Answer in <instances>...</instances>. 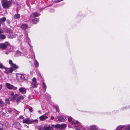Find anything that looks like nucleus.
<instances>
[{"label": "nucleus", "mask_w": 130, "mask_h": 130, "mask_svg": "<svg viewBox=\"0 0 130 130\" xmlns=\"http://www.w3.org/2000/svg\"><path fill=\"white\" fill-rule=\"evenodd\" d=\"M13 1L10 0L8 1L7 0H2L1 3L3 8L7 9L10 7L11 6Z\"/></svg>", "instance_id": "obj_1"}, {"label": "nucleus", "mask_w": 130, "mask_h": 130, "mask_svg": "<svg viewBox=\"0 0 130 130\" xmlns=\"http://www.w3.org/2000/svg\"><path fill=\"white\" fill-rule=\"evenodd\" d=\"M10 46V44L8 42H6L4 43H0V48L2 50H5Z\"/></svg>", "instance_id": "obj_2"}, {"label": "nucleus", "mask_w": 130, "mask_h": 130, "mask_svg": "<svg viewBox=\"0 0 130 130\" xmlns=\"http://www.w3.org/2000/svg\"><path fill=\"white\" fill-rule=\"evenodd\" d=\"M6 86L8 89H13L16 90L17 89V87H15L12 85L8 83H6Z\"/></svg>", "instance_id": "obj_3"}, {"label": "nucleus", "mask_w": 130, "mask_h": 130, "mask_svg": "<svg viewBox=\"0 0 130 130\" xmlns=\"http://www.w3.org/2000/svg\"><path fill=\"white\" fill-rule=\"evenodd\" d=\"M17 78L18 80L20 82H23L25 79L24 75L20 74H18V75L17 76Z\"/></svg>", "instance_id": "obj_4"}, {"label": "nucleus", "mask_w": 130, "mask_h": 130, "mask_svg": "<svg viewBox=\"0 0 130 130\" xmlns=\"http://www.w3.org/2000/svg\"><path fill=\"white\" fill-rule=\"evenodd\" d=\"M9 64L11 66V67H14V70L18 68V66L16 65L15 64H14L13 63L12 60H9Z\"/></svg>", "instance_id": "obj_5"}, {"label": "nucleus", "mask_w": 130, "mask_h": 130, "mask_svg": "<svg viewBox=\"0 0 130 130\" xmlns=\"http://www.w3.org/2000/svg\"><path fill=\"white\" fill-rule=\"evenodd\" d=\"M23 123L29 124H31L32 123V121L30 120L29 118H27L23 120Z\"/></svg>", "instance_id": "obj_6"}, {"label": "nucleus", "mask_w": 130, "mask_h": 130, "mask_svg": "<svg viewBox=\"0 0 130 130\" xmlns=\"http://www.w3.org/2000/svg\"><path fill=\"white\" fill-rule=\"evenodd\" d=\"M6 128V126L4 123L3 122H0V130L5 129Z\"/></svg>", "instance_id": "obj_7"}, {"label": "nucleus", "mask_w": 130, "mask_h": 130, "mask_svg": "<svg viewBox=\"0 0 130 130\" xmlns=\"http://www.w3.org/2000/svg\"><path fill=\"white\" fill-rule=\"evenodd\" d=\"M48 118L47 116H44V115H43L39 117V118L40 120L43 121L47 119Z\"/></svg>", "instance_id": "obj_8"}, {"label": "nucleus", "mask_w": 130, "mask_h": 130, "mask_svg": "<svg viewBox=\"0 0 130 130\" xmlns=\"http://www.w3.org/2000/svg\"><path fill=\"white\" fill-rule=\"evenodd\" d=\"M13 31L11 28H7L5 29V32L9 34L12 33Z\"/></svg>", "instance_id": "obj_9"}, {"label": "nucleus", "mask_w": 130, "mask_h": 130, "mask_svg": "<svg viewBox=\"0 0 130 130\" xmlns=\"http://www.w3.org/2000/svg\"><path fill=\"white\" fill-rule=\"evenodd\" d=\"M24 97L22 95H21L19 96H18V95L17 96V98L16 100V101L17 102H18L21 99H24Z\"/></svg>", "instance_id": "obj_10"}, {"label": "nucleus", "mask_w": 130, "mask_h": 130, "mask_svg": "<svg viewBox=\"0 0 130 130\" xmlns=\"http://www.w3.org/2000/svg\"><path fill=\"white\" fill-rule=\"evenodd\" d=\"M38 14L36 12L33 13L30 15V17H38Z\"/></svg>", "instance_id": "obj_11"}, {"label": "nucleus", "mask_w": 130, "mask_h": 130, "mask_svg": "<svg viewBox=\"0 0 130 130\" xmlns=\"http://www.w3.org/2000/svg\"><path fill=\"white\" fill-rule=\"evenodd\" d=\"M19 91L22 93H24L25 92H26V90L23 87H21L19 89Z\"/></svg>", "instance_id": "obj_12"}, {"label": "nucleus", "mask_w": 130, "mask_h": 130, "mask_svg": "<svg viewBox=\"0 0 130 130\" xmlns=\"http://www.w3.org/2000/svg\"><path fill=\"white\" fill-rule=\"evenodd\" d=\"M27 27V25L26 24H23L21 26V28L23 30H25Z\"/></svg>", "instance_id": "obj_13"}, {"label": "nucleus", "mask_w": 130, "mask_h": 130, "mask_svg": "<svg viewBox=\"0 0 130 130\" xmlns=\"http://www.w3.org/2000/svg\"><path fill=\"white\" fill-rule=\"evenodd\" d=\"M58 119L59 121H60L64 122L65 120L63 118L62 116H59L58 117Z\"/></svg>", "instance_id": "obj_14"}, {"label": "nucleus", "mask_w": 130, "mask_h": 130, "mask_svg": "<svg viewBox=\"0 0 130 130\" xmlns=\"http://www.w3.org/2000/svg\"><path fill=\"white\" fill-rule=\"evenodd\" d=\"M32 21L34 24H36L39 21V20L37 18H35L32 19Z\"/></svg>", "instance_id": "obj_15"}, {"label": "nucleus", "mask_w": 130, "mask_h": 130, "mask_svg": "<svg viewBox=\"0 0 130 130\" xmlns=\"http://www.w3.org/2000/svg\"><path fill=\"white\" fill-rule=\"evenodd\" d=\"M98 128V127L95 125L92 126L90 128L91 130H95Z\"/></svg>", "instance_id": "obj_16"}, {"label": "nucleus", "mask_w": 130, "mask_h": 130, "mask_svg": "<svg viewBox=\"0 0 130 130\" xmlns=\"http://www.w3.org/2000/svg\"><path fill=\"white\" fill-rule=\"evenodd\" d=\"M14 17L15 19L19 18H20V14L19 13L15 14L14 15Z\"/></svg>", "instance_id": "obj_17"}, {"label": "nucleus", "mask_w": 130, "mask_h": 130, "mask_svg": "<svg viewBox=\"0 0 130 130\" xmlns=\"http://www.w3.org/2000/svg\"><path fill=\"white\" fill-rule=\"evenodd\" d=\"M6 20V18L5 17H4L0 19V22L4 23Z\"/></svg>", "instance_id": "obj_18"}, {"label": "nucleus", "mask_w": 130, "mask_h": 130, "mask_svg": "<svg viewBox=\"0 0 130 130\" xmlns=\"http://www.w3.org/2000/svg\"><path fill=\"white\" fill-rule=\"evenodd\" d=\"M31 85L32 87L33 88H36L37 87V83H31Z\"/></svg>", "instance_id": "obj_19"}, {"label": "nucleus", "mask_w": 130, "mask_h": 130, "mask_svg": "<svg viewBox=\"0 0 130 130\" xmlns=\"http://www.w3.org/2000/svg\"><path fill=\"white\" fill-rule=\"evenodd\" d=\"M6 38V36L4 34L0 35V39H4Z\"/></svg>", "instance_id": "obj_20"}, {"label": "nucleus", "mask_w": 130, "mask_h": 130, "mask_svg": "<svg viewBox=\"0 0 130 130\" xmlns=\"http://www.w3.org/2000/svg\"><path fill=\"white\" fill-rule=\"evenodd\" d=\"M18 95L17 94H15V95L12 97L10 98V99L11 100H16V99L17 98V96Z\"/></svg>", "instance_id": "obj_21"}, {"label": "nucleus", "mask_w": 130, "mask_h": 130, "mask_svg": "<svg viewBox=\"0 0 130 130\" xmlns=\"http://www.w3.org/2000/svg\"><path fill=\"white\" fill-rule=\"evenodd\" d=\"M3 69H4L5 70V71L4 72V73L7 74H8L9 73V72L8 71V70L9 69L8 68L4 66Z\"/></svg>", "instance_id": "obj_22"}, {"label": "nucleus", "mask_w": 130, "mask_h": 130, "mask_svg": "<svg viewBox=\"0 0 130 130\" xmlns=\"http://www.w3.org/2000/svg\"><path fill=\"white\" fill-rule=\"evenodd\" d=\"M4 103L2 99H0V106L3 107L4 105Z\"/></svg>", "instance_id": "obj_23"}, {"label": "nucleus", "mask_w": 130, "mask_h": 130, "mask_svg": "<svg viewBox=\"0 0 130 130\" xmlns=\"http://www.w3.org/2000/svg\"><path fill=\"white\" fill-rule=\"evenodd\" d=\"M43 127L44 130H51V127H46L45 126Z\"/></svg>", "instance_id": "obj_24"}, {"label": "nucleus", "mask_w": 130, "mask_h": 130, "mask_svg": "<svg viewBox=\"0 0 130 130\" xmlns=\"http://www.w3.org/2000/svg\"><path fill=\"white\" fill-rule=\"evenodd\" d=\"M13 68H14V67H11L9 68V71H8L9 73H12L13 70Z\"/></svg>", "instance_id": "obj_25"}, {"label": "nucleus", "mask_w": 130, "mask_h": 130, "mask_svg": "<svg viewBox=\"0 0 130 130\" xmlns=\"http://www.w3.org/2000/svg\"><path fill=\"white\" fill-rule=\"evenodd\" d=\"M66 125L65 124H62L61 125V128H62L64 129L66 127Z\"/></svg>", "instance_id": "obj_26"}, {"label": "nucleus", "mask_w": 130, "mask_h": 130, "mask_svg": "<svg viewBox=\"0 0 130 130\" xmlns=\"http://www.w3.org/2000/svg\"><path fill=\"white\" fill-rule=\"evenodd\" d=\"M42 85L43 88V90L44 91L46 89V87L44 82H43L42 83Z\"/></svg>", "instance_id": "obj_27"}, {"label": "nucleus", "mask_w": 130, "mask_h": 130, "mask_svg": "<svg viewBox=\"0 0 130 130\" xmlns=\"http://www.w3.org/2000/svg\"><path fill=\"white\" fill-rule=\"evenodd\" d=\"M54 108L55 109L56 111H57L58 112H59V109L58 107L57 106H55L54 107Z\"/></svg>", "instance_id": "obj_28"}, {"label": "nucleus", "mask_w": 130, "mask_h": 130, "mask_svg": "<svg viewBox=\"0 0 130 130\" xmlns=\"http://www.w3.org/2000/svg\"><path fill=\"white\" fill-rule=\"evenodd\" d=\"M8 38L9 39H12L13 38L14 36L13 35H9L7 36Z\"/></svg>", "instance_id": "obj_29"}, {"label": "nucleus", "mask_w": 130, "mask_h": 130, "mask_svg": "<svg viewBox=\"0 0 130 130\" xmlns=\"http://www.w3.org/2000/svg\"><path fill=\"white\" fill-rule=\"evenodd\" d=\"M5 103L6 104H9L10 103L9 100L8 99H7L5 100Z\"/></svg>", "instance_id": "obj_30"}, {"label": "nucleus", "mask_w": 130, "mask_h": 130, "mask_svg": "<svg viewBox=\"0 0 130 130\" xmlns=\"http://www.w3.org/2000/svg\"><path fill=\"white\" fill-rule=\"evenodd\" d=\"M16 126L15 128H19V127L18 126H20V123H19L18 122L16 123ZM20 127V126H19V127Z\"/></svg>", "instance_id": "obj_31"}, {"label": "nucleus", "mask_w": 130, "mask_h": 130, "mask_svg": "<svg viewBox=\"0 0 130 130\" xmlns=\"http://www.w3.org/2000/svg\"><path fill=\"white\" fill-rule=\"evenodd\" d=\"M36 78L34 77L32 79V81L33 82L32 83H37V82L36 81Z\"/></svg>", "instance_id": "obj_32"}, {"label": "nucleus", "mask_w": 130, "mask_h": 130, "mask_svg": "<svg viewBox=\"0 0 130 130\" xmlns=\"http://www.w3.org/2000/svg\"><path fill=\"white\" fill-rule=\"evenodd\" d=\"M122 129V127L121 126H119L117 127L116 129V130H121Z\"/></svg>", "instance_id": "obj_33"}, {"label": "nucleus", "mask_w": 130, "mask_h": 130, "mask_svg": "<svg viewBox=\"0 0 130 130\" xmlns=\"http://www.w3.org/2000/svg\"><path fill=\"white\" fill-rule=\"evenodd\" d=\"M71 123L72 124L75 125L78 124L79 123V122L78 121H76L75 122L72 121V122Z\"/></svg>", "instance_id": "obj_34"}, {"label": "nucleus", "mask_w": 130, "mask_h": 130, "mask_svg": "<svg viewBox=\"0 0 130 130\" xmlns=\"http://www.w3.org/2000/svg\"><path fill=\"white\" fill-rule=\"evenodd\" d=\"M35 67H37L38 66V62L36 61V62L35 61Z\"/></svg>", "instance_id": "obj_35"}, {"label": "nucleus", "mask_w": 130, "mask_h": 130, "mask_svg": "<svg viewBox=\"0 0 130 130\" xmlns=\"http://www.w3.org/2000/svg\"><path fill=\"white\" fill-rule=\"evenodd\" d=\"M72 120V118L71 117H69L68 119V121L69 122H71Z\"/></svg>", "instance_id": "obj_36"}, {"label": "nucleus", "mask_w": 130, "mask_h": 130, "mask_svg": "<svg viewBox=\"0 0 130 130\" xmlns=\"http://www.w3.org/2000/svg\"><path fill=\"white\" fill-rule=\"evenodd\" d=\"M7 23L8 24H9L10 23V20L8 19L6 20Z\"/></svg>", "instance_id": "obj_37"}, {"label": "nucleus", "mask_w": 130, "mask_h": 130, "mask_svg": "<svg viewBox=\"0 0 130 130\" xmlns=\"http://www.w3.org/2000/svg\"><path fill=\"white\" fill-rule=\"evenodd\" d=\"M4 67L2 63H0V68L3 69Z\"/></svg>", "instance_id": "obj_38"}, {"label": "nucleus", "mask_w": 130, "mask_h": 130, "mask_svg": "<svg viewBox=\"0 0 130 130\" xmlns=\"http://www.w3.org/2000/svg\"><path fill=\"white\" fill-rule=\"evenodd\" d=\"M29 110L31 112H32L33 111V108L31 107H30L29 109Z\"/></svg>", "instance_id": "obj_39"}, {"label": "nucleus", "mask_w": 130, "mask_h": 130, "mask_svg": "<svg viewBox=\"0 0 130 130\" xmlns=\"http://www.w3.org/2000/svg\"><path fill=\"white\" fill-rule=\"evenodd\" d=\"M38 129L39 130H44V127L42 128L41 127H38Z\"/></svg>", "instance_id": "obj_40"}, {"label": "nucleus", "mask_w": 130, "mask_h": 130, "mask_svg": "<svg viewBox=\"0 0 130 130\" xmlns=\"http://www.w3.org/2000/svg\"><path fill=\"white\" fill-rule=\"evenodd\" d=\"M32 121V122H35L36 123H37L38 122V121L37 120H36V119L35 120Z\"/></svg>", "instance_id": "obj_41"}, {"label": "nucleus", "mask_w": 130, "mask_h": 130, "mask_svg": "<svg viewBox=\"0 0 130 130\" xmlns=\"http://www.w3.org/2000/svg\"><path fill=\"white\" fill-rule=\"evenodd\" d=\"M62 0H55V2L56 3H58L61 1H62Z\"/></svg>", "instance_id": "obj_42"}, {"label": "nucleus", "mask_w": 130, "mask_h": 130, "mask_svg": "<svg viewBox=\"0 0 130 130\" xmlns=\"http://www.w3.org/2000/svg\"><path fill=\"white\" fill-rule=\"evenodd\" d=\"M54 119V117L53 116H51V120H53Z\"/></svg>", "instance_id": "obj_43"}, {"label": "nucleus", "mask_w": 130, "mask_h": 130, "mask_svg": "<svg viewBox=\"0 0 130 130\" xmlns=\"http://www.w3.org/2000/svg\"><path fill=\"white\" fill-rule=\"evenodd\" d=\"M20 118L21 119H24V117L22 116H21L20 117Z\"/></svg>", "instance_id": "obj_44"}, {"label": "nucleus", "mask_w": 130, "mask_h": 130, "mask_svg": "<svg viewBox=\"0 0 130 130\" xmlns=\"http://www.w3.org/2000/svg\"><path fill=\"white\" fill-rule=\"evenodd\" d=\"M55 127L56 128H59L60 127V126L59 125H56L55 126Z\"/></svg>", "instance_id": "obj_45"}, {"label": "nucleus", "mask_w": 130, "mask_h": 130, "mask_svg": "<svg viewBox=\"0 0 130 130\" xmlns=\"http://www.w3.org/2000/svg\"><path fill=\"white\" fill-rule=\"evenodd\" d=\"M2 88V86L1 85H0V90Z\"/></svg>", "instance_id": "obj_46"}, {"label": "nucleus", "mask_w": 130, "mask_h": 130, "mask_svg": "<svg viewBox=\"0 0 130 130\" xmlns=\"http://www.w3.org/2000/svg\"><path fill=\"white\" fill-rule=\"evenodd\" d=\"M14 94V93H12L11 94V95H13Z\"/></svg>", "instance_id": "obj_47"}, {"label": "nucleus", "mask_w": 130, "mask_h": 130, "mask_svg": "<svg viewBox=\"0 0 130 130\" xmlns=\"http://www.w3.org/2000/svg\"><path fill=\"white\" fill-rule=\"evenodd\" d=\"M2 33V31L0 30V35Z\"/></svg>", "instance_id": "obj_48"}, {"label": "nucleus", "mask_w": 130, "mask_h": 130, "mask_svg": "<svg viewBox=\"0 0 130 130\" xmlns=\"http://www.w3.org/2000/svg\"><path fill=\"white\" fill-rule=\"evenodd\" d=\"M76 130H80L79 129H76Z\"/></svg>", "instance_id": "obj_49"}, {"label": "nucleus", "mask_w": 130, "mask_h": 130, "mask_svg": "<svg viewBox=\"0 0 130 130\" xmlns=\"http://www.w3.org/2000/svg\"><path fill=\"white\" fill-rule=\"evenodd\" d=\"M1 26V22H0V27Z\"/></svg>", "instance_id": "obj_50"}, {"label": "nucleus", "mask_w": 130, "mask_h": 130, "mask_svg": "<svg viewBox=\"0 0 130 130\" xmlns=\"http://www.w3.org/2000/svg\"><path fill=\"white\" fill-rule=\"evenodd\" d=\"M128 130H130L129 129V128H128Z\"/></svg>", "instance_id": "obj_51"}, {"label": "nucleus", "mask_w": 130, "mask_h": 130, "mask_svg": "<svg viewBox=\"0 0 130 130\" xmlns=\"http://www.w3.org/2000/svg\"><path fill=\"white\" fill-rule=\"evenodd\" d=\"M17 5H18V3H17Z\"/></svg>", "instance_id": "obj_52"}]
</instances>
